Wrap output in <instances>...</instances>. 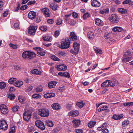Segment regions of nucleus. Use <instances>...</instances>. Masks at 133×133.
Returning <instances> with one entry per match:
<instances>
[{
	"mask_svg": "<svg viewBox=\"0 0 133 133\" xmlns=\"http://www.w3.org/2000/svg\"><path fill=\"white\" fill-rule=\"evenodd\" d=\"M23 58L26 60L31 59L36 56V54L32 52L27 51H24L22 55Z\"/></svg>",
	"mask_w": 133,
	"mask_h": 133,
	"instance_id": "nucleus-1",
	"label": "nucleus"
},
{
	"mask_svg": "<svg viewBox=\"0 0 133 133\" xmlns=\"http://www.w3.org/2000/svg\"><path fill=\"white\" fill-rule=\"evenodd\" d=\"M70 41L69 39H63L61 40V44L58 46L61 49H67L70 47Z\"/></svg>",
	"mask_w": 133,
	"mask_h": 133,
	"instance_id": "nucleus-2",
	"label": "nucleus"
},
{
	"mask_svg": "<svg viewBox=\"0 0 133 133\" xmlns=\"http://www.w3.org/2000/svg\"><path fill=\"white\" fill-rule=\"evenodd\" d=\"M38 114L43 117H48L49 114L48 110L42 108L39 109Z\"/></svg>",
	"mask_w": 133,
	"mask_h": 133,
	"instance_id": "nucleus-3",
	"label": "nucleus"
},
{
	"mask_svg": "<svg viewBox=\"0 0 133 133\" xmlns=\"http://www.w3.org/2000/svg\"><path fill=\"white\" fill-rule=\"evenodd\" d=\"M119 19L118 16L116 14H112L109 18V20L112 23H118Z\"/></svg>",
	"mask_w": 133,
	"mask_h": 133,
	"instance_id": "nucleus-4",
	"label": "nucleus"
},
{
	"mask_svg": "<svg viewBox=\"0 0 133 133\" xmlns=\"http://www.w3.org/2000/svg\"><path fill=\"white\" fill-rule=\"evenodd\" d=\"M23 119L26 121H29L30 118L31 116V113L29 111H25L23 114Z\"/></svg>",
	"mask_w": 133,
	"mask_h": 133,
	"instance_id": "nucleus-5",
	"label": "nucleus"
},
{
	"mask_svg": "<svg viewBox=\"0 0 133 133\" xmlns=\"http://www.w3.org/2000/svg\"><path fill=\"white\" fill-rule=\"evenodd\" d=\"M37 29V26L31 25L29 28L28 32L29 34L31 35H34Z\"/></svg>",
	"mask_w": 133,
	"mask_h": 133,
	"instance_id": "nucleus-6",
	"label": "nucleus"
},
{
	"mask_svg": "<svg viewBox=\"0 0 133 133\" xmlns=\"http://www.w3.org/2000/svg\"><path fill=\"white\" fill-rule=\"evenodd\" d=\"M8 125L6 121L4 120L0 121V129L3 130H6L8 128Z\"/></svg>",
	"mask_w": 133,
	"mask_h": 133,
	"instance_id": "nucleus-7",
	"label": "nucleus"
},
{
	"mask_svg": "<svg viewBox=\"0 0 133 133\" xmlns=\"http://www.w3.org/2000/svg\"><path fill=\"white\" fill-rule=\"evenodd\" d=\"M35 124L36 126L42 130H43L45 128V126L43 122L40 120L36 121L35 122Z\"/></svg>",
	"mask_w": 133,
	"mask_h": 133,
	"instance_id": "nucleus-8",
	"label": "nucleus"
},
{
	"mask_svg": "<svg viewBox=\"0 0 133 133\" xmlns=\"http://www.w3.org/2000/svg\"><path fill=\"white\" fill-rule=\"evenodd\" d=\"M33 49L37 51V53L39 55L44 56L46 54V51L43 50V49L40 47H36L33 48Z\"/></svg>",
	"mask_w": 133,
	"mask_h": 133,
	"instance_id": "nucleus-9",
	"label": "nucleus"
},
{
	"mask_svg": "<svg viewBox=\"0 0 133 133\" xmlns=\"http://www.w3.org/2000/svg\"><path fill=\"white\" fill-rule=\"evenodd\" d=\"M0 109L1 113L4 114H6L8 112L7 106L4 104H2L0 106Z\"/></svg>",
	"mask_w": 133,
	"mask_h": 133,
	"instance_id": "nucleus-10",
	"label": "nucleus"
},
{
	"mask_svg": "<svg viewBox=\"0 0 133 133\" xmlns=\"http://www.w3.org/2000/svg\"><path fill=\"white\" fill-rule=\"evenodd\" d=\"M55 67L57 70L59 71H65L67 69V66L63 64L56 65L55 66Z\"/></svg>",
	"mask_w": 133,
	"mask_h": 133,
	"instance_id": "nucleus-11",
	"label": "nucleus"
},
{
	"mask_svg": "<svg viewBox=\"0 0 133 133\" xmlns=\"http://www.w3.org/2000/svg\"><path fill=\"white\" fill-rule=\"evenodd\" d=\"M91 2L92 5L95 7H98L101 5L100 2L96 0H91Z\"/></svg>",
	"mask_w": 133,
	"mask_h": 133,
	"instance_id": "nucleus-12",
	"label": "nucleus"
},
{
	"mask_svg": "<svg viewBox=\"0 0 133 133\" xmlns=\"http://www.w3.org/2000/svg\"><path fill=\"white\" fill-rule=\"evenodd\" d=\"M73 46L74 48L75 52L72 53L75 54H78V52L79 50V44L77 43H75L73 44Z\"/></svg>",
	"mask_w": 133,
	"mask_h": 133,
	"instance_id": "nucleus-13",
	"label": "nucleus"
},
{
	"mask_svg": "<svg viewBox=\"0 0 133 133\" xmlns=\"http://www.w3.org/2000/svg\"><path fill=\"white\" fill-rule=\"evenodd\" d=\"M69 37L71 40L74 41H76L77 39V36L73 32L70 33Z\"/></svg>",
	"mask_w": 133,
	"mask_h": 133,
	"instance_id": "nucleus-14",
	"label": "nucleus"
},
{
	"mask_svg": "<svg viewBox=\"0 0 133 133\" xmlns=\"http://www.w3.org/2000/svg\"><path fill=\"white\" fill-rule=\"evenodd\" d=\"M28 16L30 19H33L35 18L36 16V13L33 11H30L28 14Z\"/></svg>",
	"mask_w": 133,
	"mask_h": 133,
	"instance_id": "nucleus-15",
	"label": "nucleus"
},
{
	"mask_svg": "<svg viewBox=\"0 0 133 133\" xmlns=\"http://www.w3.org/2000/svg\"><path fill=\"white\" fill-rule=\"evenodd\" d=\"M79 113L77 110L72 111L68 113L69 116H72L75 117L78 116Z\"/></svg>",
	"mask_w": 133,
	"mask_h": 133,
	"instance_id": "nucleus-16",
	"label": "nucleus"
},
{
	"mask_svg": "<svg viewBox=\"0 0 133 133\" xmlns=\"http://www.w3.org/2000/svg\"><path fill=\"white\" fill-rule=\"evenodd\" d=\"M42 11L44 13L45 16L47 17L50 16V11L47 8H45L42 9Z\"/></svg>",
	"mask_w": 133,
	"mask_h": 133,
	"instance_id": "nucleus-17",
	"label": "nucleus"
},
{
	"mask_svg": "<svg viewBox=\"0 0 133 133\" xmlns=\"http://www.w3.org/2000/svg\"><path fill=\"white\" fill-rule=\"evenodd\" d=\"M87 37L89 39L91 40L92 39L95 37L94 32L91 31H89L88 33Z\"/></svg>",
	"mask_w": 133,
	"mask_h": 133,
	"instance_id": "nucleus-18",
	"label": "nucleus"
},
{
	"mask_svg": "<svg viewBox=\"0 0 133 133\" xmlns=\"http://www.w3.org/2000/svg\"><path fill=\"white\" fill-rule=\"evenodd\" d=\"M123 116V115L122 114H119L118 115L115 114L112 117V118L115 120H119L122 118Z\"/></svg>",
	"mask_w": 133,
	"mask_h": 133,
	"instance_id": "nucleus-19",
	"label": "nucleus"
},
{
	"mask_svg": "<svg viewBox=\"0 0 133 133\" xmlns=\"http://www.w3.org/2000/svg\"><path fill=\"white\" fill-rule=\"evenodd\" d=\"M74 123L73 126L75 128H76L79 126L80 124V121L79 120L75 119L72 121Z\"/></svg>",
	"mask_w": 133,
	"mask_h": 133,
	"instance_id": "nucleus-20",
	"label": "nucleus"
},
{
	"mask_svg": "<svg viewBox=\"0 0 133 133\" xmlns=\"http://www.w3.org/2000/svg\"><path fill=\"white\" fill-rule=\"evenodd\" d=\"M55 96V94L54 93H47L44 95V97L46 98H49Z\"/></svg>",
	"mask_w": 133,
	"mask_h": 133,
	"instance_id": "nucleus-21",
	"label": "nucleus"
},
{
	"mask_svg": "<svg viewBox=\"0 0 133 133\" xmlns=\"http://www.w3.org/2000/svg\"><path fill=\"white\" fill-rule=\"evenodd\" d=\"M57 83L56 81H51L48 83V87L50 88H54L56 86Z\"/></svg>",
	"mask_w": 133,
	"mask_h": 133,
	"instance_id": "nucleus-22",
	"label": "nucleus"
},
{
	"mask_svg": "<svg viewBox=\"0 0 133 133\" xmlns=\"http://www.w3.org/2000/svg\"><path fill=\"white\" fill-rule=\"evenodd\" d=\"M51 107L53 109L56 110H58L61 108L60 105L57 103L53 104H52Z\"/></svg>",
	"mask_w": 133,
	"mask_h": 133,
	"instance_id": "nucleus-23",
	"label": "nucleus"
},
{
	"mask_svg": "<svg viewBox=\"0 0 133 133\" xmlns=\"http://www.w3.org/2000/svg\"><path fill=\"white\" fill-rule=\"evenodd\" d=\"M111 33L108 32H106L105 33L104 37L105 39L107 40V41L108 42H109V39L111 37Z\"/></svg>",
	"mask_w": 133,
	"mask_h": 133,
	"instance_id": "nucleus-24",
	"label": "nucleus"
},
{
	"mask_svg": "<svg viewBox=\"0 0 133 133\" xmlns=\"http://www.w3.org/2000/svg\"><path fill=\"white\" fill-rule=\"evenodd\" d=\"M95 22L96 24L98 25H102L103 24V21L100 19L98 18H95Z\"/></svg>",
	"mask_w": 133,
	"mask_h": 133,
	"instance_id": "nucleus-25",
	"label": "nucleus"
},
{
	"mask_svg": "<svg viewBox=\"0 0 133 133\" xmlns=\"http://www.w3.org/2000/svg\"><path fill=\"white\" fill-rule=\"evenodd\" d=\"M23 84V82L21 81H17L15 82L14 85L16 87H20Z\"/></svg>",
	"mask_w": 133,
	"mask_h": 133,
	"instance_id": "nucleus-26",
	"label": "nucleus"
},
{
	"mask_svg": "<svg viewBox=\"0 0 133 133\" xmlns=\"http://www.w3.org/2000/svg\"><path fill=\"white\" fill-rule=\"evenodd\" d=\"M31 72L32 74L37 75H40L41 74V72L40 71H39L38 69H36L31 70Z\"/></svg>",
	"mask_w": 133,
	"mask_h": 133,
	"instance_id": "nucleus-27",
	"label": "nucleus"
},
{
	"mask_svg": "<svg viewBox=\"0 0 133 133\" xmlns=\"http://www.w3.org/2000/svg\"><path fill=\"white\" fill-rule=\"evenodd\" d=\"M112 31L114 32H116L117 31L118 32H121L123 30L122 28L120 27H115L112 29Z\"/></svg>",
	"mask_w": 133,
	"mask_h": 133,
	"instance_id": "nucleus-28",
	"label": "nucleus"
},
{
	"mask_svg": "<svg viewBox=\"0 0 133 133\" xmlns=\"http://www.w3.org/2000/svg\"><path fill=\"white\" fill-rule=\"evenodd\" d=\"M118 11L122 14L126 13L127 12V9L123 8H121L118 9Z\"/></svg>",
	"mask_w": 133,
	"mask_h": 133,
	"instance_id": "nucleus-29",
	"label": "nucleus"
},
{
	"mask_svg": "<svg viewBox=\"0 0 133 133\" xmlns=\"http://www.w3.org/2000/svg\"><path fill=\"white\" fill-rule=\"evenodd\" d=\"M109 11V9L108 8L103 9L100 10L99 13L102 14L108 13Z\"/></svg>",
	"mask_w": 133,
	"mask_h": 133,
	"instance_id": "nucleus-30",
	"label": "nucleus"
},
{
	"mask_svg": "<svg viewBox=\"0 0 133 133\" xmlns=\"http://www.w3.org/2000/svg\"><path fill=\"white\" fill-rule=\"evenodd\" d=\"M49 6L50 8L54 10H56L57 9L58 6L56 4H50L49 5Z\"/></svg>",
	"mask_w": 133,
	"mask_h": 133,
	"instance_id": "nucleus-31",
	"label": "nucleus"
},
{
	"mask_svg": "<svg viewBox=\"0 0 133 133\" xmlns=\"http://www.w3.org/2000/svg\"><path fill=\"white\" fill-rule=\"evenodd\" d=\"M46 122L48 126L51 127L54 125V123L52 121L49 120H46Z\"/></svg>",
	"mask_w": 133,
	"mask_h": 133,
	"instance_id": "nucleus-32",
	"label": "nucleus"
},
{
	"mask_svg": "<svg viewBox=\"0 0 133 133\" xmlns=\"http://www.w3.org/2000/svg\"><path fill=\"white\" fill-rule=\"evenodd\" d=\"M63 22L62 19L59 17L57 19L56 21V24L57 25H59L62 24Z\"/></svg>",
	"mask_w": 133,
	"mask_h": 133,
	"instance_id": "nucleus-33",
	"label": "nucleus"
},
{
	"mask_svg": "<svg viewBox=\"0 0 133 133\" xmlns=\"http://www.w3.org/2000/svg\"><path fill=\"white\" fill-rule=\"evenodd\" d=\"M125 58H123L122 59V61L124 63H126L132 60L131 57H125Z\"/></svg>",
	"mask_w": 133,
	"mask_h": 133,
	"instance_id": "nucleus-34",
	"label": "nucleus"
},
{
	"mask_svg": "<svg viewBox=\"0 0 133 133\" xmlns=\"http://www.w3.org/2000/svg\"><path fill=\"white\" fill-rule=\"evenodd\" d=\"M90 14L88 12L85 13L83 16V18L84 19H86L87 18L90 17Z\"/></svg>",
	"mask_w": 133,
	"mask_h": 133,
	"instance_id": "nucleus-35",
	"label": "nucleus"
},
{
	"mask_svg": "<svg viewBox=\"0 0 133 133\" xmlns=\"http://www.w3.org/2000/svg\"><path fill=\"white\" fill-rule=\"evenodd\" d=\"M68 23L71 25H75L76 24V23L75 20L70 19L69 20Z\"/></svg>",
	"mask_w": 133,
	"mask_h": 133,
	"instance_id": "nucleus-36",
	"label": "nucleus"
},
{
	"mask_svg": "<svg viewBox=\"0 0 133 133\" xmlns=\"http://www.w3.org/2000/svg\"><path fill=\"white\" fill-rule=\"evenodd\" d=\"M16 78H12L9 80L8 82L9 84H14V83H15V82L16 81Z\"/></svg>",
	"mask_w": 133,
	"mask_h": 133,
	"instance_id": "nucleus-37",
	"label": "nucleus"
},
{
	"mask_svg": "<svg viewBox=\"0 0 133 133\" xmlns=\"http://www.w3.org/2000/svg\"><path fill=\"white\" fill-rule=\"evenodd\" d=\"M108 83V86L113 87L115 86V84L114 82L110 80H107Z\"/></svg>",
	"mask_w": 133,
	"mask_h": 133,
	"instance_id": "nucleus-38",
	"label": "nucleus"
},
{
	"mask_svg": "<svg viewBox=\"0 0 133 133\" xmlns=\"http://www.w3.org/2000/svg\"><path fill=\"white\" fill-rule=\"evenodd\" d=\"M39 29L42 31H46L47 29V27L45 25H42L39 27Z\"/></svg>",
	"mask_w": 133,
	"mask_h": 133,
	"instance_id": "nucleus-39",
	"label": "nucleus"
},
{
	"mask_svg": "<svg viewBox=\"0 0 133 133\" xmlns=\"http://www.w3.org/2000/svg\"><path fill=\"white\" fill-rule=\"evenodd\" d=\"M85 103L83 102H80L77 103L76 104L80 108H82L84 105Z\"/></svg>",
	"mask_w": 133,
	"mask_h": 133,
	"instance_id": "nucleus-40",
	"label": "nucleus"
},
{
	"mask_svg": "<svg viewBox=\"0 0 133 133\" xmlns=\"http://www.w3.org/2000/svg\"><path fill=\"white\" fill-rule=\"evenodd\" d=\"M96 123V122L95 121L90 122L88 123V126L90 128H92L94 127Z\"/></svg>",
	"mask_w": 133,
	"mask_h": 133,
	"instance_id": "nucleus-41",
	"label": "nucleus"
},
{
	"mask_svg": "<svg viewBox=\"0 0 133 133\" xmlns=\"http://www.w3.org/2000/svg\"><path fill=\"white\" fill-rule=\"evenodd\" d=\"M18 99L19 102L22 103H23L25 100V98L22 96H19Z\"/></svg>",
	"mask_w": 133,
	"mask_h": 133,
	"instance_id": "nucleus-42",
	"label": "nucleus"
},
{
	"mask_svg": "<svg viewBox=\"0 0 133 133\" xmlns=\"http://www.w3.org/2000/svg\"><path fill=\"white\" fill-rule=\"evenodd\" d=\"M19 108V107L17 105H14L12 108V110L13 112H16L18 110Z\"/></svg>",
	"mask_w": 133,
	"mask_h": 133,
	"instance_id": "nucleus-43",
	"label": "nucleus"
},
{
	"mask_svg": "<svg viewBox=\"0 0 133 133\" xmlns=\"http://www.w3.org/2000/svg\"><path fill=\"white\" fill-rule=\"evenodd\" d=\"M43 89V87L41 86L37 87L36 89V91L37 92H40L42 91Z\"/></svg>",
	"mask_w": 133,
	"mask_h": 133,
	"instance_id": "nucleus-44",
	"label": "nucleus"
},
{
	"mask_svg": "<svg viewBox=\"0 0 133 133\" xmlns=\"http://www.w3.org/2000/svg\"><path fill=\"white\" fill-rule=\"evenodd\" d=\"M15 95L13 94H10L8 96V97L11 100L14 99L15 98Z\"/></svg>",
	"mask_w": 133,
	"mask_h": 133,
	"instance_id": "nucleus-45",
	"label": "nucleus"
},
{
	"mask_svg": "<svg viewBox=\"0 0 133 133\" xmlns=\"http://www.w3.org/2000/svg\"><path fill=\"white\" fill-rule=\"evenodd\" d=\"M123 105L125 107L133 105V102H125L123 103Z\"/></svg>",
	"mask_w": 133,
	"mask_h": 133,
	"instance_id": "nucleus-46",
	"label": "nucleus"
},
{
	"mask_svg": "<svg viewBox=\"0 0 133 133\" xmlns=\"http://www.w3.org/2000/svg\"><path fill=\"white\" fill-rule=\"evenodd\" d=\"M32 97L34 98H39L41 97V95L38 94H35L32 95Z\"/></svg>",
	"mask_w": 133,
	"mask_h": 133,
	"instance_id": "nucleus-47",
	"label": "nucleus"
},
{
	"mask_svg": "<svg viewBox=\"0 0 133 133\" xmlns=\"http://www.w3.org/2000/svg\"><path fill=\"white\" fill-rule=\"evenodd\" d=\"M5 83L4 82H0V88L1 89H3L5 88L6 86Z\"/></svg>",
	"mask_w": 133,
	"mask_h": 133,
	"instance_id": "nucleus-48",
	"label": "nucleus"
},
{
	"mask_svg": "<svg viewBox=\"0 0 133 133\" xmlns=\"http://www.w3.org/2000/svg\"><path fill=\"white\" fill-rule=\"evenodd\" d=\"M51 59L54 61H60V59L56 57L54 55H53L51 57Z\"/></svg>",
	"mask_w": 133,
	"mask_h": 133,
	"instance_id": "nucleus-49",
	"label": "nucleus"
},
{
	"mask_svg": "<svg viewBox=\"0 0 133 133\" xmlns=\"http://www.w3.org/2000/svg\"><path fill=\"white\" fill-rule=\"evenodd\" d=\"M129 122L128 120H125L122 123L123 127H125L129 124Z\"/></svg>",
	"mask_w": 133,
	"mask_h": 133,
	"instance_id": "nucleus-50",
	"label": "nucleus"
},
{
	"mask_svg": "<svg viewBox=\"0 0 133 133\" xmlns=\"http://www.w3.org/2000/svg\"><path fill=\"white\" fill-rule=\"evenodd\" d=\"M108 107L107 106H103L98 109V111L99 112L105 110Z\"/></svg>",
	"mask_w": 133,
	"mask_h": 133,
	"instance_id": "nucleus-51",
	"label": "nucleus"
},
{
	"mask_svg": "<svg viewBox=\"0 0 133 133\" xmlns=\"http://www.w3.org/2000/svg\"><path fill=\"white\" fill-rule=\"evenodd\" d=\"M15 133V126H13L11 128L9 131V133Z\"/></svg>",
	"mask_w": 133,
	"mask_h": 133,
	"instance_id": "nucleus-52",
	"label": "nucleus"
},
{
	"mask_svg": "<svg viewBox=\"0 0 133 133\" xmlns=\"http://www.w3.org/2000/svg\"><path fill=\"white\" fill-rule=\"evenodd\" d=\"M102 87H108V83L107 80L105 81L104 82L102 83L101 85Z\"/></svg>",
	"mask_w": 133,
	"mask_h": 133,
	"instance_id": "nucleus-53",
	"label": "nucleus"
},
{
	"mask_svg": "<svg viewBox=\"0 0 133 133\" xmlns=\"http://www.w3.org/2000/svg\"><path fill=\"white\" fill-rule=\"evenodd\" d=\"M60 34V32L59 30L55 31L54 33V36L55 37H57Z\"/></svg>",
	"mask_w": 133,
	"mask_h": 133,
	"instance_id": "nucleus-54",
	"label": "nucleus"
},
{
	"mask_svg": "<svg viewBox=\"0 0 133 133\" xmlns=\"http://www.w3.org/2000/svg\"><path fill=\"white\" fill-rule=\"evenodd\" d=\"M10 46L14 49H16L18 47V45L16 44H14L12 43L9 44Z\"/></svg>",
	"mask_w": 133,
	"mask_h": 133,
	"instance_id": "nucleus-55",
	"label": "nucleus"
},
{
	"mask_svg": "<svg viewBox=\"0 0 133 133\" xmlns=\"http://www.w3.org/2000/svg\"><path fill=\"white\" fill-rule=\"evenodd\" d=\"M95 52L97 54H101L102 53V51L99 49H95Z\"/></svg>",
	"mask_w": 133,
	"mask_h": 133,
	"instance_id": "nucleus-56",
	"label": "nucleus"
},
{
	"mask_svg": "<svg viewBox=\"0 0 133 133\" xmlns=\"http://www.w3.org/2000/svg\"><path fill=\"white\" fill-rule=\"evenodd\" d=\"M124 56L125 57H131L132 58V56L131 54V52L129 51H128L126 52L125 54L124 55Z\"/></svg>",
	"mask_w": 133,
	"mask_h": 133,
	"instance_id": "nucleus-57",
	"label": "nucleus"
},
{
	"mask_svg": "<svg viewBox=\"0 0 133 133\" xmlns=\"http://www.w3.org/2000/svg\"><path fill=\"white\" fill-rule=\"evenodd\" d=\"M54 68L53 67H51L49 71V72L51 73H52L53 74H55V72H54Z\"/></svg>",
	"mask_w": 133,
	"mask_h": 133,
	"instance_id": "nucleus-58",
	"label": "nucleus"
},
{
	"mask_svg": "<svg viewBox=\"0 0 133 133\" xmlns=\"http://www.w3.org/2000/svg\"><path fill=\"white\" fill-rule=\"evenodd\" d=\"M14 27L16 29H18L19 28V24L18 23H15L14 24Z\"/></svg>",
	"mask_w": 133,
	"mask_h": 133,
	"instance_id": "nucleus-59",
	"label": "nucleus"
},
{
	"mask_svg": "<svg viewBox=\"0 0 133 133\" xmlns=\"http://www.w3.org/2000/svg\"><path fill=\"white\" fill-rule=\"evenodd\" d=\"M58 55L60 56H65V53L63 51H61L58 54Z\"/></svg>",
	"mask_w": 133,
	"mask_h": 133,
	"instance_id": "nucleus-60",
	"label": "nucleus"
},
{
	"mask_svg": "<svg viewBox=\"0 0 133 133\" xmlns=\"http://www.w3.org/2000/svg\"><path fill=\"white\" fill-rule=\"evenodd\" d=\"M72 107V105L70 104H68L66 105V107L67 109L69 110H71Z\"/></svg>",
	"mask_w": 133,
	"mask_h": 133,
	"instance_id": "nucleus-61",
	"label": "nucleus"
},
{
	"mask_svg": "<svg viewBox=\"0 0 133 133\" xmlns=\"http://www.w3.org/2000/svg\"><path fill=\"white\" fill-rule=\"evenodd\" d=\"M27 7L28 6L27 5H25L22 6L20 8V9L22 10H24L27 8Z\"/></svg>",
	"mask_w": 133,
	"mask_h": 133,
	"instance_id": "nucleus-62",
	"label": "nucleus"
},
{
	"mask_svg": "<svg viewBox=\"0 0 133 133\" xmlns=\"http://www.w3.org/2000/svg\"><path fill=\"white\" fill-rule=\"evenodd\" d=\"M108 126L107 124L106 123H104L102 125V127L104 129H107L106 128Z\"/></svg>",
	"mask_w": 133,
	"mask_h": 133,
	"instance_id": "nucleus-63",
	"label": "nucleus"
},
{
	"mask_svg": "<svg viewBox=\"0 0 133 133\" xmlns=\"http://www.w3.org/2000/svg\"><path fill=\"white\" fill-rule=\"evenodd\" d=\"M83 132V130L82 129H77L76 130V133H82Z\"/></svg>",
	"mask_w": 133,
	"mask_h": 133,
	"instance_id": "nucleus-64",
	"label": "nucleus"
}]
</instances>
